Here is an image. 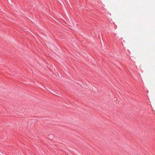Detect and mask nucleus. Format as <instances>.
Instances as JSON below:
<instances>
[{
  "instance_id": "1",
  "label": "nucleus",
  "mask_w": 155,
  "mask_h": 155,
  "mask_svg": "<svg viewBox=\"0 0 155 155\" xmlns=\"http://www.w3.org/2000/svg\"><path fill=\"white\" fill-rule=\"evenodd\" d=\"M54 137V136L53 135H52V134H50V137L51 138H53Z\"/></svg>"
},
{
  "instance_id": "2",
  "label": "nucleus",
  "mask_w": 155,
  "mask_h": 155,
  "mask_svg": "<svg viewBox=\"0 0 155 155\" xmlns=\"http://www.w3.org/2000/svg\"><path fill=\"white\" fill-rule=\"evenodd\" d=\"M8 2H10V1H11V0H8Z\"/></svg>"
}]
</instances>
